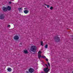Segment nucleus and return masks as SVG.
<instances>
[{
	"instance_id": "1",
	"label": "nucleus",
	"mask_w": 73,
	"mask_h": 73,
	"mask_svg": "<svg viewBox=\"0 0 73 73\" xmlns=\"http://www.w3.org/2000/svg\"><path fill=\"white\" fill-rule=\"evenodd\" d=\"M30 50L31 51L33 52H36V50H37V48L36 46H32L31 47Z\"/></svg>"
},
{
	"instance_id": "2",
	"label": "nucleus",
	"mask_w": 73,
	"mask_h": 73,
	"mask_svg": "<svg viewBox=\"0 0 73 73\" xmlns=\"http://www.w3.org/2000/svg\"><path fill=\"white\" fill-rule=\"evenodd\" d=\"M41 53H42V52H41V51H39L38 54V58H39V59H40V57H41V58H45V56H41Z\"/></svg>"
},
{
	"instance_id": "3",
	"label": "nucleus",
	"mask_w": 73,
	"mask_h": 73,
	"mask_svg": "<svg viewBox=\"0 0 73 73\" xmlns=\"http://www.w3.org/2000/svg\"><path fill=\"white\" fill-rule=\"evenodd\" d=\"M46 66L47 67V68H45L44 69V70L45 72L46 73H47L49 72V69H48V65L47 64H45Z\"/></svg>"
},
{
	"instance_id": "4",
	"label": "nucleus",
	"mask_w": 73,
	"mask_h": 73,
	"mask_svg": "<svg viewBox=\"0 0 73 73\" xmlns=\"http://www.w3.org/2000/svg\"><path fill=\"white\" fill-rule=\"evenodd\" d=\"M5 18V16L3 14H1L0 15V19L3 20Z\"/></svg>"
},
{
	"instance_id": "5",
	"label": "nucleus",
	"mask_w": 73,
	"mask_h": 73,
	"mask_svg": "<svg viewBox=\"0 0 73 73\" xmlns=\"http://www.w3.org/2000/svg\"><path fill=\"white\" fill-rule=\"evenodd\" d=\"M14 39L15 40H18L19 39V36L17 35H15L14 37Z\"/></svg>"
},
{
	"instance_id": "6",
	"label": "nucleus",
	"mask_w": 73,
	"mask_h": 73,
	"mask_svg": "<svg viewBox=\"0 0 73 73\" xmlns=\"http://www.w3.org/2000/svg\"><path fill=\"white\" fill-rule=\"evenodd\" d=\"M55 40L56 42H58L60 40V38L57 36H56L55 37Z\"/></svg>"
},
{
	"instance_id": "7",
	"label": "nucleus",
	"mask_w": 73,
	"mask_h": 73,
	"mask_svg": "<svg viewBox=\"0 0 73 73\" xmlns=\"http://www.w3.org/2000/svg\"><path fill=\"white\" fill-rule=\"evenodd\" d=\"M29 72L30 73H33L34 72V69L32 68H30L29 70Z\"/></svg>"
},
{
	"instance_id": "8",
	"label": "nucleus",
	"mask_w": 73,
	"mask_h": 73,
	"mask_svg": "<svg viewBox=\"0 0 73 73\" xmlns=\"http://www.w3.org/2000/svg\"><path fill=\"white\" fill-rule=\"evenodd\" d=\"M3 11L4 12H5L7 11V9L5 7H3Z\"/></svg>"
},
{
	"instance_id": "9",
	"label": "nucleus",
	"mask_w": 73,
	"mask_h": 73,
	"mask_svg": "<svg viewBox=\"0 0 73 73\" xmlns=\"http://www.w3.org/2000/svg\"><path fill=\"white\" fill-rule=\"evenodd\" d=\"M7 9L8 11H10V10H11V7L9 6H8L7 7Z\"/></svg>"
},
{
	"instance_id": "10",
	"label": "nucleus",
	"mask_w": 73,
	"mask_h": 73,
	"mask_svg": "<svg viewBox=\"0 0 73 73\" xmlns=\"http://www.w3.org/2000/svg\"><path fill=\"white\" fill-rule=\"evenodd\" d=\"M23 52L25 54H27V53H28V51L27 50H24Z\"/></svg>"
},
{
	"instance_id": "11",
	"label": "nucleus",
	"mask_w": 73,
	"mask_h": 73,
	"mask_svg": "<svg viewBox=\"0 0 73 73\" xmlns=\"http://www.w3.org/2000/svg\"><path fill=\"white\" fill-rule=\"evenodd\" d=\"M24 12L25 13V14H27L29 12V11L27 10H25L24 11Z\"/></svg>"
},
{
	"instance_id": "12",
	"label": "nucleus",
	"mask_w": 73,
	"mask_h": 73,
	"mask_svg": "<svg viewBox=\"0 0 73 73\" xmlns=\"http://www.w3.org/2000/svg\"><path fill=\"white\" fill-rule=\"evenodd\" d=\"M7 70L8 72H11L12 71V69L11 68H9L7 69Z\"/></svg>"
},
{
	"instance_id": "13",
	"label": "nucleus",
	"mask_w": 73,
	"mask_h": 73,
	"mask_svg": "<svg viewBox=\"0 0 73 73\" xmlns=\"http://www.w3.org/2000/svg\"><path fill=\"white\" fill-rule=\"evenodd\" d=\"M18 10L19 12H21L22 11V9L21 8H19Z\"/></svg>"
},
{
	"instance_id": "14",
	"label": "nucleus",
	"mask_w": 73,
	"mask_h": 73,
	"mask_svg": "<svg viewBox=\"0 0 73 73\" xmlns=\"http://www.w3.org/2000/svg\"><path fill=\"white\" fill-rule=\"evenodd\" d=\"M45 5H46L47 6V8H50V5H46L45 4H44Z\"/></svg>"
},
{
	"instance_id": "15",
	"label": "nucleus",
	"mask_w": 73,
	"mask_h": 73,
	"mask_svg": "<svg viewBox=\"0 0 73 73\" xmlns=\"http://www.w3.org/2000/svg\"><path fill=\"white\" fill-rule=\"evenodd\" d=\"M45 48H48V44H46L44 46Z\"/></svg>"
},
{
	"instance_id": "16",
	"label": "nucleus",
	"mask_w": 73,
	"mask_h": 73,
	"mask_svg": "<svg viewBox=\"0 0 73 73\" xmlns=\"http://www.w3.org/2000/svg\"><path fill=\"white\" fill-rule=\"evenodd\" d=\"M50 10H52V9H53V7H51L50 8Z\"/></svg>"
},
{
	"instance_id": "17",
	"label": "nucleus",
	"mask_w": 73,
	"mask_h": 73,
	"mask_svg": "<svg viewBox=\"0 0 73 73\" xmlns=\"http://www.w3.org/2000/svg\"><path fill=\"white\" fill-rule=\"evenodd\" d=\"M41 45H42V46H43V42H42V41L41 42Z\"/></svg>"
},
{
	"instance_id": "18",
	"label": "nucleus",
	"mask_w": 73,
	"mask_h": 73,
	"mask_svg": "<svg viewBox=\"0 0 73 73\" xmlns=\"http://www.w3.org/2000/svg\"><path fill=\"white\" fill-rule=\"evenodd\" d=\"M47 64H48V65L49 66H50V64H49V62H48Z\"/></svg>"
},
{
	"instance_id": "19",
	"label": "nucleus",
	"mask_w": 73,
	"mask_h": 73,
	"mask_svg": "<svg viewBox=\"0 0 73 73\" xmlns=\"http://www.w3.org/2000/svg\"><path fill=\"white\" fill-rule=\"evenodd\" d=\"M11 27V26H10V25H9L8 26V27Z\"/></svg>"
},
{
	"instance_id": "20",
	"label": "nucleus",
	"mask_w": 73,
	"mask_h": 73,
	"mask_svg": "<svg viewBox=\"0 0 73 73\" xmlns=\"http://www.w3.org/2000/svg\"><path fill=\"white\" fill-rule=\"evenodd\" d=\"M46 60L47 61H48V58H46Z\"/></svg>"
},
{
	"instance_id": "21",
	"label": "nucleus",
	"mask_w": 73,
	"mask_h": 73,
	"mask_svg": "<svg viewBox=\"0 0 73 73\" xmlns=\"http://www.w3.org/2000/svg\"><path fill=\"white\" fill-rule=\"evenodd\" d=\"M11 3H12V2L11 1L9 2V4H11Z\"/></svg>"
},
{
	"instance_id": "22",
	"label": "nucleus",
	"mask_w": 73,
	"mask_h": 73,
	"mask_svg": "<svg viewBox=\"0 0 73 73\" xmlns=\"http://www.w3.org/2000/svg\"><path fill=\"white\" fill-rule=\"evenodd\" d=\"M27 73H29V72L28 71H26Z\"/></svg>"
},
{
	"instance_id": "23",
	"label": "nucleus",
	"mask_w": 73,
	"mask_h": 73,
	"mask_svg": "<svg viewBox=\"0 0 73 73\" xmlns=\"http://www.w3.org/2000/svg\"><path fill=\"white\" fill-rule=\"evenodd\" d=\"M24 9H27V8H24Z\"/></svg>"
},
{
	"instance_id": "24",
	"label": "nucleus",
	"mask_w": 73,
	"mask_h": 73,
	"mask_svg": "<svg viewBox=\"0 0 73 73\" xmlns=\"http://www.w3.org/2000/svg\"><path fill=\"white\" fill-rule=\"evenodd\" d=\"M42 73H44V72H42Z\"/></svg>"
},
{
	"instance_id": "25",
	"label": "nucleus",
	"mask_w": 73,
	"mask_h": 73,
	"mask_svg": "<svg viewBox=\"0 0 73 73\" xmlns=\"http://www.w3.org/2000/svg\"><path fill=\"white\" fill-rule=\"evenodd\" d=\"M72 73H73V71H72Z\"/></svg>"
}]
</instances>
